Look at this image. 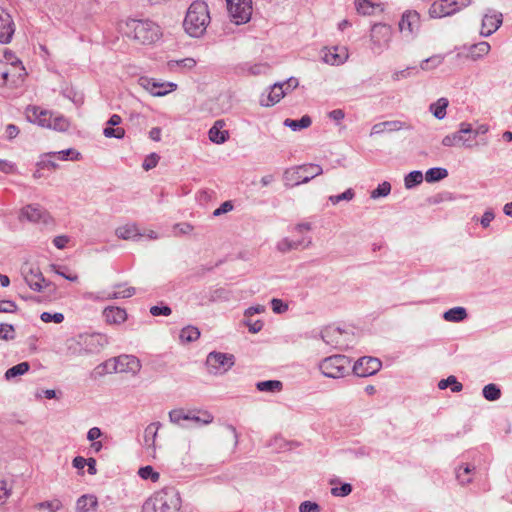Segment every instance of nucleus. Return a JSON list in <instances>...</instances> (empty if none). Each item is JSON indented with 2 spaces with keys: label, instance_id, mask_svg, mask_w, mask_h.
<instances>
[{
  "label": "nucleus",
  "instance_id": "1",
  "mask_svg": "<svg viewBox=\"0 0 512 512\" xmlns=\"http://www.w3.org/2000/svg\"><path fill=\"white\" fill-rule=\"evenodd\" d=\"M108 344V338L101 333H81L65 341V355L68 357L89 356L100 353Z\"/></svg>",
  "mask_w": 512,
  "mask_h": 512
},
{
  "label": "nucleus",
  "instance_id": "2",
  "mask_svg": "<svg viewBox=\"0 0 512 512\" xmlns=\"http://www.w3.org/2000/svg\"><path fill=\"white\" fill-rule=\"evenodd\" d=\"M211 21L208 5L201 0L193 1L187 9L183 28L193 38L202 37Z\"/></svg>",
  "mask_w": 512,
  "mask_h": 512
},
{
  "label": "nucleus",
  "instance_id": "3",
  "mask_svg": "<svg viewBox=\"0 0 512 512\" xmlns=\"http://www.w3.org/2000/svg\"><path fill=\"white\" fill-rule=\"evenodd\" d=\"M322 173L323 169L320 165L309 163L286 169L283 178L285 185L294 187L308 183L311 179Z\"/></svg>",
  "mask_w": 512,
  "mask_h": 512
},
{
  "label": "nucleus",
  "instance_id": "4",
  "mask_svg": "<svg viewBox=\"0 0 512 512\" xmlns=\"http://www.w3.org/2000/svg\"><path fill=\"white\" fill-rule=\"evenodd\" d=\"M350 368V358L341 354L326 357L319 364L322 374L333 379L345 377L349 374Z\"/></svg>",
  "mask_w": 512,
  "mask_h": 512
},
{
  "label": "nucleus",
  "instance_id": "5",
  "mask_svg": "<svg viewBox=\"0 0 512 512\" xmlns=\"http://www.w3.org/2000/svg\"><path fill=\"white\" fill-rule=\"evenodd\" d=\"M170 421L184 428H193L207 425L213 421V416L205 411L202 416L195 411L185 412L183 409H175L169 413Z\"/></svg>",
  "mask_w": 512,
  "mask_h": 512
},
{
  "label": "nucleus",
  "instance_id": "6",
  "mask_svg": "<svg viewBox=\"0 0 512 512\" xmlns=\"http://www.w3.org/2000/svg\"><path fill=\"white\" fill-rule=\"evenodd\" d=\"M108 373H131L136 375L141 369L140 360L134 355L123 354L102 364Z\"/></svg>",
  "mask_w": 512,
  "mask_h": 512
},
{
  "label": "nucleus",
  "instance_id": "7",
  "mask_svg": "<svg viewBox=\"0 0 512 512\" xmlns=\"http://www.w3.org/2000/svg\"><path fill=\"white\" fill-rule=\"evenodd\" d=\"M235 364V356L230 353L212 351L206 357L205 365L210 374L218 376L225 374Z\"/></svg>",
  "mask_w": 512,
  "mask_h": 512
},
{
  "label": "nucleus",
  "instance_id": "8",
  "mask_svg": "<svg viewBox=\"0 0 512 512\" xmlns=\"http://www.w3.org/2000/svg\"><path fill=\"white\" fill-rule=\"evenodd\" d=\"M470 4V0H440L434 2L429 8L431 18H442L458 12Z\"/></svg>",
  "mask_w": 512,
  "mask_h": 512
},
{
  "label": "nucleus",
  "instance_id": "9",
  "mask_svg": "<svg viewBox=\"0 0 512 512\" xmlns=\"http://www.w3.org/2000/svg\"><path fill=\"white\" fill-rule=\"evenodd\" d=\"M227 9L235 24L247 23L252 15L251 0H226Z\"/></svg>",
  "mask_w": 512,
  "mask_h": 512
},
{
  "label": "nucleus",
  "instance_id": "10",
  "mask_svg": "<svg viewBox=\"0 0 512 512\" xmlns=\"http://www.w3.org/2000/svg\"><path fill=\"white\" fill-rule=\"evenodd\" d=\"M112 292H86L84 298L90 301H106L112 299L130 298L136 293L134 287H127L125 284H117Z\"/></svg>",
  "mask_w": 512,
  "mask_h": 512
},
{
  "label": "nucleus",
  "instance_id": "11",
  "mask_svg": "<svg viewBox=\"0 0 512 512\" xmlns=\"http://www.w3.org/2000/svg\"><path fill=\"white\" fill-rule=\"evenodd\" d=\"M392 31L390 26L382 23H378L371 28V42L374 53L380 54L388 46L391 39Z\"/></svg>",
  "mask_w": 512,
  "mask_h": 512
},
{
  "label": "nucleus",
  "instance_id": "12",
  "mask_svg": "<svg viewBox=\"0 0 512 512\" xmlns=\"http://www.w3.org/2000/svg\"><path fill=\"white\" fill-rule=\"evenodd\" d=\"M468 132H471V124L461 122L458 131L448 134L442 139V145L452 147L461 144L463 147L471 149L475 144L471 141V137H465Z\"/></svg>",
  "mask_w": 512,
  "mask_h": 512
},
{
  "label": "nucleus",
  "instance_id": "13",
  "mask_svg": "<svg viewBox=\"0 0 512 512\" xmlns=\"http://www.w3.org/2000/svg\"><path fill=\"white\" fill-rule=\"evenodd\" d=\"M19 219L20 221L27 220L31 223L45 225L51 222L49 212L38 204H29L24 206L20 210Z\"/></svg>",
  "mask_w": 512,
  "mask_h": 512
},
{
  "label": "nucleus",
  "instance_id": "14",
  "mask_svg": "<svg viewBox=\"0 0 512 512\" xmlns=\"http://www.w3.org/2000/svg\"><path fill=\"white\" fill-rule=\"evenodd\" d=\"M26 284L35 292H41L48 285L39 267L25 265L21 269Z\"/></svg>",
  "mask_w": 512,
  "mask_h": 512
},
{
  "label": "nucleus",
  "instance_id": "15",
  "mask_svg": "<svg viewBox=\"0 0 512 512\" xmlns=\"http://www.w3.org/2000/svg\"><path fill=\"white\" fill-rule=\"evenodd\" d=\"M118 238L123 240H140L141 238L157 239V233L153 230H144L140 232L135 224H126L115 230Z\"/></svg>",
  "mask_w": 512,
  "mask_h": 512
},
{
  "label": "nucleus",
  "instance_id": "16",
  "mask_svg": "<svg viewBox=\"0 0 512 512\" xmlns=\"http://www.w3.org/2000/svg\"><path fill=\"white\" fill-rule=\"evenodd\" d=\"M382 366L379 359L365 356L358 359L352 367V371L359 377H367L377 373Z\"/></svg>",
  "mask_w": 512,
  "mask_h": 512
},
{
  "label": "nucleus",
  "instance_id": "17",
  "mask_svg": "<svg viewBox=\"0 0 512 512\" xmlns=\"http://www.w3.org/2000/svg\"><path fill=\"white\" fill-rule=\"evenodd\" d=\"M503 22V15L500 12L489 9L482 19L480 34L483 37H489L496 32Z\"/></svg>",
  "mask_w": 512,
  "mask_h": 512
},
{
  "label": "nucleus",
  "instance_id": "18",
  "mask_svg": "<svg viewBox=\"0 0 512 512\" xmlns=\"http://www.w3.org/2000/svg\"><path fill=\"white\" fill-rule=\"evenodd\" d=\"M14 33L15 23L11 14L2 6H0V43H10Z\"/></svg>",
  "mask_w": 512,
  "mask_h": 512
},
{
  "label": "nucleus",
  "instance_id": "19",
  "mask_svg": "<svg viewBox=\"0 0 512 512\" xmlns=\"http://www.w3.org/2000/svg\"><path fill=\"white\" fill-rule=\"evenodd\" d=\"M26 74L22 63L14 66L0 67V86H4L9 82L16 84L22 81Z\"/></svg>",
  "mask_w": 512,
  "mask_h": 512
},
{
  "label": "nucleus",
  "instance_id": "20",
  "mask_svg": "<svg viewBox=\"0 0 512 512\" xmlns=\"http://www.w3.org/2000/svg\"><path fill=\"white\" fill-rule=\"evenodd\" d=\"M180 507L179 492L173 487L162 488V512H178Z\"/></svg>",
  "mask_w": 512,
  "mask_h": 512
},
{
  "label": "nucleus",
  "instance_id": "21",
  "mask_svg": "<svg viewBox=\"0 0 512 512\" xmlns=\"http://www.w3.org/2000/svg\"><path fill=\"white\" fill-rule=\"evenodd\" d=\"M420 15L416 11L405 12L399 21V30L406 36H413L418 31Z\"/></svg>",
  "mask_w": 512,
  "mask_h": 512
},
{
  "label": "nucleus",
  "instance_id": "22",
  "mask_svg": "<svg viewBox=\"0 0 512 512\" xmlns=\"http://www.w3.org/2000/svg\"><path fill=\"white\" fill-rule=\"evenodd\" d=\"M27 118L30 122L36 123L39 126L48 128L52 120V112L44 110L40 107H29L27 109Z\"/></svg>",
  "mask_w": 512,
  "mask_h": 512
},
{
  "label": "nucleus",
  "instance_id": "23",
  "mask_svg": "<svg viewBox=\"0 0 512 512\" xmlns=\"http://www.w3.org/2000/svg\"><path fill=\"white\" fill-rule=\"evenodd\" d=\"M286 95L284 84L280 82L274 83L270 86V91L267 96L262 94L260 98V105L263 107H270L278 103Z\"/></svg>",
  "mask_w": 512,
  "mask_h": 512
},
{
  "label": "nucleus",
  "instance_id": "24",
  "mask_svg": "<svg viewBox=\"0 0 512 512\" xmlns=\"http://www.w3.org/2000/svg\"><path fill=\"white\" fill-rule=\"evenodd\" d=\"M102 315L108 324L119 325L127 320L126 310L117 306L104 308Z\"/></svg>",
  "mask_w": 512,
  "mask_h": 512
},
{
  "label": "nucleus",
  "instance_id": "25",
  "mask_svg": "<svg viewBox=\"0 0 512 512\" xmlns=\"http://www.w3.org/2000/svg\"><path fill=\"white\" fill-rule=\"evenodd\" d=\"M311 243L312 240L310 237L308 239L302 238L300 240H290L289 238H283L277 243V249L281 253H287L291 250L307 248L311 245Z\"/></svg>",
  "mask_w": 512,
  "mask_h": 512
},
{
  "label": "nucleus",
  "instance_id": "26",
  "mask_svg": "<svg viewBox=\"0 0 512 512\" xmlns=\"http://www.w3.org/2000/svg\"><path fill=\"white\" fill-rule=\"evenodd\" d=\"M223 120H217L214 125L210 128L208 135L211 142L215 144H223L229 138V133L223 130Z\"/></svg>",
  "mask_w": 512,
  "mask_h": 512
},
{
  "label": "nucleus",
  "instance_id": "27",
  "mask_svg": "<svg viewBox=\"0 0 512 512\" xmlns=\"http://www.w3.org/2000/svg\"><path fill=\"white\" fill-rule=\"evenodd\" d=\"M196 63V60L191 57L180 60H170L167 62L165 69L169 72H184L194 68Z\"/></svg>",
  "mask_w": 512,
  "mask_h": 512
},
{
  "label": "nucleus",
  "instance_id": "28",
  "mask_svg": "<svg viewBox=\"0 0 512 512\" xmlns=\"http://www.w3.org/2000/svg\"><path fill=\"white\" fill-rule=\"evenodd\" d=\"M158 423H151L148 425L144 431V446L150 453L155 454L156 452V438L159 430Z\"/></svg>",
  "mask_w": 512,
  "mask_h": 512
},
{
  "label": "nucleus",
  "instance_id": "29",
  "mask_svg": "<svg viewBox=\"0 0 512 512\" xmlns=\"http://www.w3.org/2000/svg\"><path fill=\"white\" fill-rule=\"evenodd\" d=\"M338 48L333 47L331 49H327L323 54V61L329 65H340L343 64L348 58V54L345 50L341 53H338Z\"/></svg>",
  "mask_w": 512,
  "mask_h": 512
},
{
  "label": "nucleus",
  "instance_id": "30",
  "mask_svg": "<svg viewBox=\"0 0 512 512\" xmlns=\"http://www.w3.org/2000/svg\"><path fill=\"white\" fill-rule=\"evenodd\" d=\"M402 127H403V123L401 121H398V120L384 121V122L374 124L371 129L370 135L373 136V135L382 134L385 131H389V132L398 131V130L402 129Z\"/></svg>",
  "mask_w": 512,
  "mask_h": 512
},
{
  "label": "nucleus",
  "instance_id": "31",
  "mask_svg": "<svg viewBox=\"0 0 512 512\" xmlns=\"http://www.w3.org/2000/svg\"><path fill=\"white\" fill-rule=\"evenodd\" d=\"M490 49H491V46L488 42L481 41L479 43L469 46V48H468L469 52L467 54V57L472 59L473 61L479 60L482 57H484L485 55H487L489 53Z\"/></svg>",
  "mask_w": 512,
  "mask_h": 512
},
{
  "label": "nucleus",
  "instance_id": "32",
  "mask_svg": "<svg viewBox=\"0 0 512 512\" xmlns=\"http://www.w3.org/2000/svg\"><path fill=\"white\" fill-rule=\"evenodd\" d=\"M98 505V500L94 495H82L76 502V510L78 512H91Z\"/></svg>",
  "mask_w": 512,
  "mask_h": 512
},
{
  "label": "nucleus",
  "instance_id": "33",
  "mask_svg": "<svg viewBox=\"0 0 512 512\" xmlns=\"http://www.w3.org/2000/svg\"><path fill=\"white\" fill-rule=\"evenodd\" d=\"M468 317L467 310L464 307H453L443 313V319L447 322L459 323Z\"/></svg>",
  "mask_w": 512,
  "mask_h": 512
},
{
  "label": "nucleus",
  "instance_id": "34",
  "mask_svg": "<svg viewBox=\"0 0 512 512\" xmlns=\"http://www.w3.org/2000/svg\"><path fill=\"white\" fill-rule=\"evenodd\" d=\"M342 331L338 327H326L321 331L322 340L331 346L338 347L339 337H341Z\"/></svg>",
  "mask_w": 512,
  "mask_h": 512
},
{
  "label": "nucleus",
  "instance_id": "35",
  "mask_svg": "<svg viewBox=\"0 0 512 512\" xmlns=\"http://www.w3.org/2000/svg\"><path fill=\"white\" fill-rule=\"evenodd\" d=\"M44 157H55L61 161H78L81 159V153L74 148H69L58 152L46 153L44 154Z\"/></svg>",
  "mask_w": 512,
  "mask_h": 512
},
{
  "label": "nucleus",
  "instance_id": "36",
  "mask_svg": "<svg viewBox=\"0 0 512 512\" xmlns=\"http://www.w3.org/2000/svg\"><path fill=\"white\" fill-rule=\"evenodd\" d=\"M139 85L153 96H160V82L154 78L141 76L138 79Z\"/></svg>",
  "mask_w": 512,
  "mask_h": 512
},
{
  "label": "nucleus",
  "instance_id": "37",
  "mask_svg": "<svg viewBox=\"0 0 512 512\" xmlns=\"http://www.w3.org/2000/svg\"><path fill=\"white\" fill-rule=\"evenodd\" d=\"M312 123L311 117L309 115H304L300 119H290L287 118L284 120V126L289 127L292 131H300L302 129L308 128Z\"/></svg>",
  "mask_w": 512,
  "mask_h": 512
},
{
  "label": "nucleus",
  "instance_id": "38",
  "mask_svg": "<svg viewBox=\"0 0 512 512\" xmlns=\"http://www.w3.org/2000/svg\"><path fill=\"white\" fill-rule=\"evenodd\" d=\"M448 176V170L442 167L429 168L425 173L427 183H436Z\"/></svg>",
  "mask_w": 512,
  "mask_h": 512
},
{
  "label": "nucleus",
  "instance_id": "39",
  "mask_svg": "<svg viewBox=\"0 0 512 512\" xmlns=\"http://www.w3.org/2000/svg\"><path fill=\"white\" fill-rule=\"evenodd\" d=\"M256 388L260 392L276 393L282 390L283 384L279 380H265L257 382Z\"/></svg>",
  "mask_w": 512,
  "mask_h": 512
},
{
  "label": "nucleus",
  "instance_id": "40",
  "mask_svg": "<svg viewBox=\"0 0 512 512\" xmlns=\"http://www.w3.org/2000/svg\"><path fill=\"white\" fill-rule=\"evenodd\" d=\"M200 337V331L195 326H186L184 327L179 334L180 341L182 343H192L199 339Z\"/></svg>",
  "mask_w": 512,
  "mask_h": 512
},
{
  "label": "nucleus",
  "instance_id": "41",
  "mask_svg": "<svg viewBox=\"0 0 512 512\" xmlns=\"http://www.w3.org/2000/svg\"><path fill=\"white\" fill-rule=\"evenodd\" d=\"M30 369V364L28 362H21L11 368H9L5 372V379L7 381L13 380L16 377L22 376L27 373Z\"/></svg>",
  "mask_w": 512,
  "mask_h": 512
},
{
  "label": "nucleus",
  "instance_id": "42",
  "mask_svg": "<svg viewBox=\"0 0 512 512\" xmlns=\"http://www.w3.org/2000/svg\"><path fill=\"white\" fill-rule=\"evenodd\" d=\"M448 104L449 102L446 98H439L436 102L430 105V111L435 118L441 120L446 116Z\"/></svg>",
  "mask_w": 512,
  "mask_h": 512
},
{
  "label": "nucleus",
  "instance_id": "43",
  "mask_svg": "<svg viewBox=\"0 0 512 512\" xmlns=\"http://www.w3.org/2000/svg\"><path fill=\"white\" fill-rule=\"evenodd\" d=\"M448 387H450L451 391L454 393L460 392L463 389L462 383H460L454 375H450L438 382V388L440 390H444Z\"/></svg>",
  "mask_w": 512,
  "mask_h": 512
},
{
  "label": "nucleus",
  "instance_id": "44",
  "mask_svg": "<svg viewBox=\"0 0 512 512\" xmlns=\"http://www.w3.org/2000/svg\"><path fill=\"white\" fill-rule=\"evenodd\" d=\"M423 178L421 171H411L404 177V186L406 189H413L422 183Z\"/></svg>",
  "mask_w": 512,
  "mask_h": 512
},
{
  "label": "nucleus",
  "instance_id": "45",
  "mask_svg": "<svg viewBox=\"0 0 512 512\" xmlns=\"http://www.w3.org/2000/svg\"><path fill=\"white\" fill-rule=\"evenodd\" d=\"M501 394L500 387L494 383H489L482 389V395L488 401H497L500 399Z\"/></svg>",
  "mask_w": 512,
  "mask_h": 512
},
{
  "label": "nucleus",
  "instance_id": "46",
  "mask_svg": "<svg viewBox=\"0 0 512 512\" xmlns=\"http://www.w3.org/2000/svg\"><path fill=\"white\" fill-rule=\"evenodd\" d=\"M131 23H132V27H133L134 32H135V38L136 39L141 40L142 43H144V44L145 43H150V42L153 41V36L152 35L151 36H143V37L141 36V34L146 31L147 24H145V23H143L141 21H137V20H132Z\"/></svg>",
  "mask_w": 512,
  "mask_h": 512
},
{
  "label": "nucleus",
  "instance_id": "47",
  "mask_svg": "<svg viewBox=\"0 0 512 512\" xmlns=\"http://www.w3.org/2000/svg\"><path fill=\"white\" fill-rule=\"evenodd\" d=\"M444 61V56L441 54L433 55L425 60H423L420 64V68L424 71L432 70L438 66H440Z\"/></svg>",
  "mask_w": 512,
  "mask_h": 512
},
{
  "label": "nucleus",
  "instance_id": "48",
  "mask_svg": "<svg viewBox=\"0 0 512 512\" xmlns=\"http://www.w3.org/2000/svg\"><path fill=\"white\" fill-rule=\"evenodd\" d=\"M69 126V121L64 116L54 115L52 113V120L50 121V126L48 128L63 132L68 130Z\"/></svg>",
  "mask_w": 512,
  "mask_h": 512
},
{
  "label": "nucleus",
  "instance_id": "49",
  "mask_svg": "<svg viewBox=\"0 0 512 512\" xmlns=\"http://www.w3.org/2000/svg\"><path fill=\"white\" fill-rule=\"evenodd\" d=\"M62 502L59 499L39 502L35 505L38 510H46L47 512H58L62 509Z\"/></svg>",
  "mask_w": 512,
  "mask_h": 512
},
{
  "label": "nucleus",
  "instance_id": "50",
  "mask_svg": "<svg viewBox=\"0 0 512 512\" xmlns=\"http://www.w3.org/2000/svg\"><path fill=\"white\" fill-rule=\"evenodd\" d=\"M391 192V184L387 181L380 183L372 192L370 197L372 199H378L380 197H386Z\"/></svg>",
  "mask_w": 512,
  "mask_h": 512
},
{
  "label": "nucleus",
  "instance_id": "51",
  "mask_svg": "<svg viewBox=\"0 0 512 512\" xmlns=\"http://www.w3.org/2000/svg\"><path fill=\"white\" fill-rule=\"evenodd\" d=\"M354 197H355V191L352 188H348L341 194L329 196L328 200L333 205H336V204L340 203L341 201H351Z\"/></svg>",
  "mask_w": 512,
  "mask_h": 512
},
{
  "label": "nucleus",
  "instance_id": "52",
  "mask_svg": "<svg viewBox=\"0 0 512 512\" xmlns=\"http://www.w3.org/2000/svg\"><path fill=\"white\" fill-rule=\"evenodd\" d=\"M475 467L473 466H470V465H465L464 467L463 466H460L457 470H456V477L457 479L459 480V482L461 484H467V483H470L471 482V478L468 477V475L472 472V470H474Z\"/></svg>",
  "mask_w": 512,
  "mask_h": 512
},
{
  "label": "nucleus",
  "instance_id": "53",
  "mask_svg": "<svg viewBox=\"0 0 512 512\" xmlns=\"http://www.w3.org/2000/svg\"><path fill=\"white\" fill-rule=\"evenodd\" d=\"M355 7L358 13L363 15H370L374 10V5L370 0H355Z\"/></svg>",
  "mask_w": 512,
  "mask_h": 512
},
{
  "label": "nucleus",
  "instance_id": "54",
  "mask_svg": "<svg viewBox=\"0 0 512 512\" xmlns=\"http://www.w3.org/2000/svg\"><path fill=\"white\" fill-rule=\"evenodd\" d=\"M159 502H160L159 494L154 493L143 504L142 512H157Z\"/></svg>",
  "mask_w": 512,
  "mask_h": 512
},
{
  "label": "nucleus",
  "instance_id": "55",
  "mask_svg": "<svg viewBox=\"0 0 512 512\" xmlns=\"http://www.w3.org/2000/svg\"><path fill=\"white\" fill-rule=\"evenodd\" d=\"M417 73H418L417 67L410 66V67H407L406 69L395 71L392 74V79L394 81H399L401 79H406V78H408L414 74H417Z\"/></svg>",
  "mask_w": 512,
  "mask_h": 512
},
{
  "label": "nucleus",
  "instance_id": "56",
  "mask_svg": "<svg viewBox=\"0 0 512 512\" xmlns=\"http://www.w3.org/2000/svg\"><path fill=\"white\" fill-rule=\"evenodd\" d=\"M40 319L45 323H62L64 321V315L60 312L50 313V312H43L40 315Z\"/></svg>",
  "mask_w": 512,
  "mask_h": 512
},
{
  "label": "nucleus",
  "instance_id": "57",
  "mask_svg": "<svg viewBox=\"0 0 512 512\" xmlns=\"http://www.w3.org/2000/svg\"><path fill=\"white\" fill-rule=\"evenodd\" d=\"M352 485L350 483H342L339 487H333L331 494L336 497H346L352 492Z\"/></svg>",
  "mask_w": 512,
  "mask_h": 512
},
{
  "label": "nucleus",
  "instance_id": "58",
  "mask_svg": "<svg viewBox=\"0 0 512 512\" xmlns=\"http://www.w3.org/2000/svg\"><path fill=\"white\" fill-rule=\"evenodd\" d=\"M2 61L5 63L4 67L14 66V65L22 63L20 61V59L15 55V53L10 51V50H8V49H3V59H2Z\"/></svg>",
  "mask_w": 512,
  "mask_h": 512
},
{
  "label": "nucleus",
  "instance_id": "59",
  "mask_svg": "<svg viewBox=\"0 0 512 512\" xmlns=\"http://www.w3.org/2000/svg\"><path fill=\"white\" fill-rule=\"evenodd\" d=\"M103 134L107 138L121 139L124 137L125 131L123 128H120V127L115 128L113 126H109V127L104 128Z\"/></svg>",
  "mask_w": 512,
  "mask_h": 512
},
{
  "label": "nucleus",
  "instance_id": "60",
  "mask_svg": "<svg viewBox=\"0 0 512 512\" xmlns=\"http://www.w3.org/2000/svg\"><path fill=\"white\" fill-rule=\"evenodd\" d=\"M14 327L11 324H0V339L2 340H12L14 339Z\"/></svg>",
  "mask_w": 512,
  "mask_h": 512
},
{
  "label": "nucleus",
  "instance_id": "61",
  "mask_svg": "<svg viewBox=\"0 0 512 512\" xmlns=\"http://www.w3.org/2000/svg\"><path fill=\"white\" fill-rule=\"evenodd\" d=\"M159 162V156L156 153H151L150 155L146 156L142 167L145 171H149L157 166Z\"/></svg>",
  "mask_w": 512,
  "mask_h": 512
},
{
  "label": "nucleus",
  "instance_id": "62",
  "mask_svg": "<svg viewBox=\"0 0 512 512\" xmlns=\"http://www.w3.org/2000/svg\"><path fill=\"white\" fill-rule=\"evenodd\" d=\"M138 474L142 479L151 478L152 481L154 482H156L159 479V474L157 472H154L151 466H145L140 468Z\"/></svg>",
  "mask_w": 512,
  "mask_h": 512
},
{
  "label": "nucleus",
  "instance_id": "63",
  "mask_svg": "<svg viewBox=\"0 0 512 512\" xmlns=\"http://www.w3.org/2000/svg\"><path fill=\"white\" fill-rule=\"evenodd\" d=\"M271 308L274 313L282 314L288 310V305L281 299L273 298L271 300Z\"/></svg>",
  "mask_w": 512,
  "mask_h": 512
},
{
  "label": "nucleus",
  "instance_id": "64",
  "mask_svg": "<svg viewBox=\"0 0 512 512\" xmlns=\"http://www.w3.org/2000/svg\"><path fill=\"white\" fill-rule=\"evenodd\" d=\"M320 510V505L312 501H304L299 506V512H320Z\"/></svg>",
  "mask_w": 512,
  "mask_h": 512
}]
</instances>
